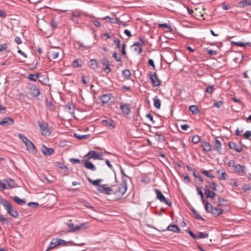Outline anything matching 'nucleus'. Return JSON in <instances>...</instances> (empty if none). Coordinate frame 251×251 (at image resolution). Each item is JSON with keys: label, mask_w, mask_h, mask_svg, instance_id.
<instances>
[{"label": "nucleus", "mask_w": 251, "mask_h": 251, "mask_svg": "<svg viewBox=\"0 0 251 251\" xmlns=\"http://www.w3.org/2000/svg\"><path fill=\"white\" fill-rule=\"evenodd\" d=\"M126 184L124 182H123L120 184L114 185L111 187L112 195H116L117 198H120L126 193Z\"/></svg>", "instance_id": "nucleus-1"}, {"label": "nucleus", "mask_w": 251, "mask_h": 251, "mask_svg": "<svg viewBox=\"0 0 251 251\" xmlns=\"http://www.w3.org/2000/svg\"><path fill=\"white\" fill-rule=\"evenodd\" d=\"M0 203L5 207V209L10 215L14 218H17L18 213L15 208L13 207L11 203L5 199H2L0 201Z\"/></svg>", "instance_id": "nucleus-2"}, {"label": "nucleus", "mask_w": 251, "mask_h": 251, "mask_svg": "<svg viewBox=\"0 0 251 251\" xmlns=\"http://www.w3.org/2000/svg\"><path fill=\"white\" fill-rule=\"evenodd\" d=\"M67 225L69 228L68 229V231L69 232L85 229L88 228L90 226L89 223L88 222H85L75 226H74L73 223H68Z\"/></svg>", "instance_id": "nucleus-3"}, {"label": "nucleus", "mask_w": 251, "mask_h": 251, "mask_svg": "<svg viewBox=\"0 0 251 251\" xmlns=\"http://www.w3.org/2000/svg\"><path fill=\"white\" fill-rule=\"evenodd\" d=\"M68 242L65 240L60 238H53L50 242V246L48 247L46 251L56 248L59 246H66L67 245Z\"/></svg>", "instance_id": "nucleus-4"}, {"label": "nucleus", "mask_w": 251, "mask_h": 251, "mask_svg": "<svg viewBox=\"0 0 251 251\" xmlns=\"http://www.w3.org/2000/svg\"><path fill=\"white\" fill-rule=\"evenodd\" d=\"M84 158H86L87 160H90V159L102 160V154L98 153L95 151H91L88 152L87 154L85 155L84 156Z\"/></svg>", "instance_id": "nucleus-5"}, {"label": "nucleus", "mask_w": 251, "mask_h": 251, "mask_svg": "<svg viewBox=\"0 0 251 251\" xmlns=\"http://www.w3.org/2000/svg\"><path fill=\"white\" fill-rule=\"evenodd\" d=\"M38 125L40 128L41 133L44 136H49L50 132L49 128V125L46 123L38 122Z\"/></svg>", "instance_id": "nucleus-6"}, {"label": "nucleus", "mask_w": 251, "mask_h": 251, "mask_svg": "<svg viewBox=\"0 0 251 251\" xmlns=\"http://www.w3.org/2000/svg\"><path fill=\"white\" fill-rule=\"evenodd\" d=\"M212 144L213 145L212 150L216 151L219 154H221L222 151V143L218 139L217 137H215L214 140L212 141Z\"/></svg>", "instance_id": "nucleus-7"}, {"label": "nucleus", "mask_w": 251, "mask_h": 251, "mask_svg": "<svg viewBox=\"0 0 251 251\" xmlns=\"http://www.w3.org/2000/svg\"><path fill=\"white\" fill-rule=\"evenodd\" d=\"M154 191L156 195L157 198L162 202H164L169 206H171L172 203L168 201L167 199L163 196L162 193L157 189H155Z\"/></svg>", "instance_id": "nucleus-8"}, {"label": "nucleus", "mask_w": 251, "mask_h": 251, "mask_svg": "<svg viewBox=\"0 0 251 251\" xmlns=\"http://www.w3.org/2000/svg\"><path fill=\"white\" fill-rule=\"evenodd\" d=\"M151 82L153 87H157L160 85L161 81L157 77L156 73L153 74L151 72L150 73Z\"/></svg>", "instance_id": "nucleus-9"}, {"label": "nucleus", "mask_w": 251, "mask_h": 251, "mask_svg": "<svg viewBox=\"0 0 251 251\" xmlns=\"http://www.w3.org/2000/svg\"><path fill=\"white\" fill-rule=\"evenodd\" d=\"M106 185H101L98 187V191L100 193L106 195H112L111 188L106 187Z\"/></svg>", "instance_id": "nucleus-10"}, {"label": "nucleus", "mask_w": 251, "mask_h": 251, "mask_svg": "<svg viewBox=\"0 0 251 251\" xmlns=\"http://www.w3.org/2000/svg\"><path fill=\"white\" fill-rule=\"evenodd\" d=\"M89 160H87L86 158H84V159L81 161V162L87 169L93 171H96V168L95 166L91 162L89 161Z\"/></svg>", "instance_id": "nucleus-11"}, {"label": "nucleus", "mask_w": 251, "mask_h": 251, "mask_svg": "<svg viewBox=\"0 0 251 251\" xmlns=\"http://www.w3.org/2000/svg\"><path fill=\"white\" fill-rule=\"evenodd\" d=\"M140 41L141 43L136 42L132 46L134 47V51L138 54H140L143 50L142 46L144 45V41L141 38H140Z\"/></svg>", "instance_id": "nucleus-12"}, {"label": "nucleus", "mask_w": 251, "mask_h": 251, "mask_svg": "<svg viewBox=\"0 0 251 251\" xmlns=\"http://www.w3.org/2000/svg\"><path fill=\"white\" fill-rule=\"evenodd\" d=\"M101 63L105 67L103 68V70L106 74H108L111 72V69L109 67V61L106 58H103L101 60Z\"/></svg>", "instance_id": "nucleus-13"}, {"label": "nucleus", "mask_w": 251, "mask_h": 251, "mask_svg": "<svg viewBox=\"0 0 251 251\" xmlns=\"http://www.w3.org/2000/svg\"><path fill=\"white\" fill-rule=\"evenodd\" d=\"M228 146L230 149L234 150L237 152H240L243 150L242 147L240 144H237L233 142H229Z\"/></svg>", "instance_id": "nucleus-14"}, {"label": "nucleus", "mask_w": 251, "mask_h": 251, "mask_svg": "<svg viewBox=\"0 0 251 251\" xmlns=\"http://www.w3.org/2000/svg\"><path fill=\"white\" fill-rule=\"evenodd\" d=\"M26 147V149L27 151L31 153L34 154L37 152V150L35 148V146L34 145V144L29 141V142H27V143H26L25 144Z\"/></svg>", "instance_id": "nucleus-15"}, {"label": "nucleus", "mask_w": 251, "mask_h": 251, "mask_svg": "<svg viewBox=\"0 0 251 251\" xmlns=\"http://www.w3.org/2000/svg\"><path fill=\"white\" fill-rule=\"evenodd\" d=\"M42 152L45 155H50L54 153V150L52 148H48L45 145H43L41 148Z\"/></svg>", "instance_id": "nucleus-16"}, {"label": "nucleus", "mask_w": 251, "mask_h": 251, "mask_svg": "<svg viewBox=\"0 0 251 251\" xmlns=\"http://www.w3.org/2000/svg\"><path fill=\"white\" fill-rule=\"evenodd\" d=\"M204 190L205 195H206L207 198H210L212 200L215 198L216 194L214 192L210 191L209 190V188L207 185H205Z\"/></svg>", "instance_id": "nucleus-17"}, {"label": "nucleus", "mask_w": 251, "mask_h": 251, "mask_svg": "<svg viewBox=\"0 0 251 251\" xmlns=\"http://www.w3.org/2000/svg\"><path fill=\"white\" fill-rule=\"evenodd\" d=\"M29 93L33 97H37L40 94V89L36 86L29 88Z\"/></svg>", "instance_id": "nucleus-18"}, {"label": "nucleus", "mask_w": 251, "mask_h": 251, "mask_svg": "<svg viewBox=\"0 0 251 251\" xmlns=\"http://www.w3.org/2000/svg\"><path fill=\"white\" fill-rule=\"evenodd\" d=\"M14 124V120L10 117H5L1 121H0V125H12Z\"/></svg>", "instance_id": "nucleus-19"}, {"label": "nucleus", "mask_w": 251, "mask_h": 251, "mask_svg": "<svg viewBox=\"0 0 251 251\" xmlns=\"http://www.w3.org/2000/svg\"><path fill=\"white\" fill-rule=\"evenodd\" d=\"M5 184H6V189H10L16 187L15 181L11 179H4Z\"/></svg>", "instance_id": "nucleus-20"}, {"label": "nucleus", "mask_w": 251, "mask_h": 251, "mask_svg": "<svg viewBox=\"0 0 251 251\" xmlns=\"http://www.w3.org/2000/svg\"><path fill=\"white\" fill-rule=\"evenodd\" d=\"M201 146L202 147L203 151L206 152H209L212 150L211 144L209 142L206 141L201 142Z\"/></svg>", "instance_id": "nucleus-21"}, {"label": "nucleus", "mask_w": 251, "mask_h": 251, "mask_svg": "<svg viewBox=\"0 0 251 251\" xmlns=\"http://www.w3.org/2000/svg\"><path fill=\"white\" fill-rule=\"evenodd\" d=\"M245 166H242L240 164H237L235 166L234 171L240 174H245L246 173Z\"/></svg>", "instance_id": "nucleus-22"}, {"label": "nucleus", "mask_w": 251, "mask_h": 251, "mask_svg": "<svg viewBox=\"0 0 251 251\" xmlns=\"http://www.w3.org/2000/svg\"><path fill=\"white\" fill-rule=\"evenodd\" d=\"M111 96L112 94H107L102 95L100 98L102 103L103 104L107 103L110 100Z\"/></svg>", "instance_id": "nucleus-23"}, {"label": "nucleus", "mask_w": 251, "mask_h": 251, "mask_svg": "<svg viewBox=\"0 0 251 251\" xmlns=\"http://www.w3.org/2000/svg\"><path fill=\"white\" fill-rule=\"evenodd\" d=\"M120 108L122 110L123 112L125 114L128 115L130 112V109L129 108V105L126 104H122L120 105Z\"/></svg>", "instance_id": "nucleus-24"}, {"label": "nucleus", "mask_w": 251, "mask_h": 251, "mask_svg": "<svg viewBox=\"0 0 251 251\" xmlns=\"http://www.w3.org/2000/svg\"><path fill=\"white\" fill-rule=\"evenodd\" d=\"M87 180L91 184L96 186H98V187L101 185H100V183L103 181V179H98L97 180H93L89 177H87Z\"/></svg>", "instance_id": "nucleus-25"}, {"label": "nucleus", "mask_w": 251, "mask_h": 251, "mask_svg": "<svg viewBox=\"0 0 251 251\" xmlns=\"http://www.w3.org/2000/svg\"><path fill=\"white\" fill-rule=\"evenodd\" d=\"M102 123L103 124V125L104 126H108V127H111L112 128H113L115 127V125L114 124V122L113 120H112L111 119L103 120L102 121Z\"/></svg>", "instance_id": "nucleus-26"}, {"label": "nucleus", "mask_w": 251, "mask_h": 251, "mask_svg": "<svg viewBox=\"0 0 251 251\" xmlns=\"http://www.w3.org/2000/svg\"><path fill=\"white\" fill-rule=\"evenodd\" d=\"M89 65L93 69H97L99 66V62L97 59H91L89 62Z\"/></svg>", "instance_id": "nucleus-27"}, {"label": "nucleus", "mask_w": 251, "mask_h": 251, "mask_svg": "<svg viewBox=\"0 0 251 251\" xmlns=\"http://www.w3.org/2000/svg\"><path fill=\"white\" fill-rule=\"evenodd\" d=\"M167 230L174 232L178 233L180 232V229L176 225H171L167 227Z\"/></svg>", "instance_id": "nucleus-28"}, {"label": "nucleus", "mask_w": 251, "mask_h": 251, "mask_svg": "<svg viewBox=\"0 0 251 251\" xmlns=\"http://www.w3.org/2000/svg\"><path fill=\"white\" fill-rule=\"evenodd\" d=\"M12 199L15 202L20 205H23L25 203V199H21L18 197H12Z\"/></svg>", "instance_id": "nucleus-29"}, {"label": "nucleus", "mask_w": 251, "mask_h": 251, "mask_svg": "<svg viewBox=\"0 0 251 251\" xmlns=\"http://www.w3.org/2000/svg\"><path fill=\"white\" fill-rule=\"evenodd\" d=\"M153 104L155 107H156L157 109H159L160 108L161 106V101L160 100L157 98V96H155L153 98Z\"/></svg>", "instance_id": "nucleus-30"}, {"label": "nucleus", "mask_w": 251, "mask_h": 251, "mask_svg": "<svg viewBox=\"0 0 251 251\" xmlns=\"http://www.w3.org/2000/svg\"><path fill=\"white\" fill-rule=\"evenodd\" d=\"M155 139L158 142H163L164 141V138L162 135L157 132L154 133Z\"/></svg>", "instance_id": "nucleus-31"}, {"label": "nucleus", "mask_w": 251, "mask_h": 251, "mask_svg": "<svg viewBox=\"0 0 251 251\" xmlns=\"http://www.w3.org/2000/svg\"><path fill=\"white\" fill-rule=\"evenodd\" d=\"M74 136L75 138H77V139H79V140H84V139H86L88 138L89 135V134H87V135H80L79 134H77L76 133H75L74 134Z\"/></svg>", "instance_id": "nucleus-32"}, {"label": "nucleus", "mask_w": 251, "mask_h": 251, "mask_svg": "<svg viewBox=\"0 0 251 251\" xmlns=\"http://www.w3.org/2000/svg\"><path fill=\"white\" fill-rule=\"evenodd\" d=\"M158 26L160 28H165L167 29V31H171L172 30V27L168 24H157Z\"/></svg>", "instance_id": "nucleus-33"}, {"label": "nucleus", "mask_w": 251, "mask_h": 251, "mask_svg": "<svg viewBox=\"0 0 251 251\" xmlns=\"http://www.w3.org/2000/svg\"><path fill=\"white\" fill-rule=\"evenodd\" d=\"M248 5H249L248 0H243L242 1H240L238 3L237 7H240V8H243Z\"/></svg>", "instance_id": "nucleus-34"}, {"label": "nucleus", "mask_w": 251, "mask_h": 251, "mask_svg": "<svg viewBox=\"0 0 251 251\" xmlns=\"http://www.w3.org/2000/svg\"><path fill=\"white\" fill-rule=\"evenodd\" d=\"M46 106L48 107V108L50 110V111H53L54 110V106L53 105L52 102L51 101H49L48 99L46 100Z\"/></svg>", "instance_id": "nucleus-35"}, {"label": "nucleus", "mask_w": 251, "mask_h": 251, "mask_svg": "<svg viewBox=\"0 0 251 251\" xmlns=\"http://www.w3.org/2000/svg\"><path fill=\"white\" fill-rule=\"evenodd\" d=\"M39 75V73H37V74H29L28 75V77L27 78L30 80H32V81H36L38 77V76Z\"/></svg>", "instance_id": "nucleus-36"}, {"label": "nucleus", "mask_w": 251, "mask_h": 251, "mask_svg": "<svg viewBox=\"0 0 251 251\" xmlns=\"http://www.w3.org/2000/svg\"><path fill=\"white\" fill-rule=\"evenodd\" d=\"M189 110L194 114H197L199 112V109L197 106L192 105L189 107Z\"/></svg>", "instance_id": "nucleus-37"}, {"label": "nucleus", "mask_w": 251, "mask_h": 251, "mask_svg": "<svg viewBox=\"0 0 251 251\" xmlns=\"http://www.w3.org/2000/svg\"><path fill=\"white\" fill-rule=\"evenodd\" d=\"M66 108L70 113H73L74 112V106L72 103L67 104L66 106Z\"/></svg>", "instance_id": "nucleus-38"}, {"label": "nucleus", "mask_w": 251, "mask_h": 251, "mask_svg": "<svg viewBox=\"0 0 251 251\" xmlns=\"http://www.w3.org/2000/svg\"><path fill=\"white\" fill-rule=\"evenodd\" d=\"M208 235V233H207L199 232L197 235V239L207 238Z\"/></svg>", "instance_id": "nucleus-39"}, {"label": "nucleus", "mask_w": 251, "mask_h": 251, "mask_svg": "<svg viewBox=\"0 0 251 251\" xmlns=\"http://www.w3.org/2000/svg\"><path fill=\"white\" fill-rule=\"evenodd\" d=\"M209 184V185L208 186V188H209V190L210 189H211L212 190H213L214 191H217V184L214 182H207Z\"/></svg>", "instance_id": "nucleus-40"}, {"label": "nucleus", "mask_w": 251, "mask_h": 251, "mask_svg": "<svg viewBox=\"0 0 251 251\" xmlns=\"http://www.w3.org/2000/svg\"><path fill=\"white\" fill-rule=\"evenodd\" d=\"M59 52L56 50H52L50 53V56L53 59H56L58 57Z\"/></svg>", "instance_id": "nucleus-41"}, {"label": "nucleus", "mask_w": 251, "mask_h": 251, "mask_svg": "<svg viewBox=\"0 0 251 251\" xmlns=\"http://www.w3.org/2000/svg\"><path fill=\"white\" fill-rule=\"evenodd\" d=\"M212 213L213 215L215 216H218L222 213V210L220 208L214 207L213 208Z\"/></svg>", "instance_id": "nucleus-42"}, {"label": "nucleus", "mask_w": 251, "mask_h": 251, "mask_svg": "<svg viewBox=\"0 0 251 251\" xmlns=\"http://www.w3.org/2000/svg\"><path fill=\"white\" fill-rule=\"evenodd\" d=\"M205 203V208L206 210L208 212H212L213 208L212 205L207 201H206Z\"/></svg>", "instance_id": "nucleus-43"}, {"label": "nucleus", "mask_w": 251, "mask_h": 251, "mask_svg": "<svg viewBox=\"0 0 251 251\" xmlns=\"http://www.w3.org/2000/svg\"><path fill=\"white\" fill-rule=\"evenodd\" d=\"M18 137H19L20 139H21L22 140V141L25 143V144L26 143H27V142H29L30 141L23 134H19Z\"/></svg>", "instance_id": "nucleus-44"}, {"label": "nucleus", "mask_w": 251, "mask_h": 251, "mask_svg": "<svg viewBox=\"0 0 251 251\" xmlns=\"http://www.w3.org/2000/svg\"><path fill=\"white\" fill-rule=\"evenodd\" d=\"M123 75L126 78H128L129 76L131 75L130 71L128 69L125 70L123 71Z\"/></svg>", "instance_id": "nucleus-45"}, {"label": "nucleus", "mask_w": 251, "mask_h": 251, "mask_svg": "<svg viewBox=\"0 0 251 251\" xmlns=\"http://www.w3.org/2000/svg\"><path fill=\"white\" fill-rule=\"evenodd\" d=\"M218 204L220 205H226L227 204V201L224 200L223 198H219L218 199Z\"/></svg>", "instance_id": "nucleus-46"}, {"label": "nucleus", "mask_w": 251, "mask_h": 251, "mask_svg": "<svg viewBox=\"0 0 251 251\" xmlns=\"http://www.w3.org/2000/svg\"><path fill=\"white\" fill-rule=\"evenodd\" d=\"M200 136L197 135L194 136L192 138V143H193L194 144H195L198 143L200 142Z\"/></svg>", "instance_id": "nucleus-47"}, {"label": "nucleus", "mask_w": 251, "mask_h": 251, "mask_svg": "<svg viewBox=\"0 0 251 251\" xmlns=\"http://www.w3.org/2000/svg\"><path fill=\"white\" fill-rule=\"evenodd\" d=\"M201 173L206 176L208 177H209V178H214L215 177V176L213 175H211L210 174H209V173L208 172V171H206V170H202L201 171Z\"/></svg>", "instance_id": "nucleus-48"}, {"label": "nucleus", "mask_w": 251, "mask_h": 251, "mask_svg": "<svg viewBox=\"0 0 251 251\" xmlns=\"http://www.w3.org/2000/svg\"><path fill=\"white\" fill-rule=\"evenodd\" d=\"M83 14V13L81 11H73L72 13V16L74 17H79Z\"/></svg>", "instance_id": "nucleus-49"}, {"label": "nucleus", "mask_w": 251, "mask_h": 251, "mask_svg": "<svg viewBox=\"0 0 251 251\" xmlns=\"http://www.w3.org/2000/svg\"><path fill=\"white\" fill-rule=\"evenodd\" d=\"M192 212L194 215V217L196 219H200L201 220H204L203 218H201V217L200 215V214L198 213V212L195 210L194 209H193L192 210Z\"/></svg>", "instance_id": "nucleus-50"}, {"label": "nucleus", "mask_w": 251, "mask_h": 251, "mask_svg": "<svg viewBox=\"0 0 251 251\" xmlns=\"http://www.w3.org/2000/svg\"><path fill=\"white\" fill-rule=\"evenodd\" d=\"M214 90V86L210 85L208 87H207L205 89V92L208 94H212Z\"/></svg>", "instance_id": "nucleus-51"}, {"label": "nucleus", "mask_w": 251, "mask_h": 251, "mask_svg": "<svg viewBox=\"0 0 251 251\" xmlns=\"http://www.w3.org/2000/svg\"><path fill=\"white\" fill-rule=\"evenodd\" d=\"M6 189V184H5L4 179L0 180V190H3Z\"/></svg>", "instance_id": "nucleus-52"}, {"label": "nucleus", "mask_w": 251, "mask_h": 251, "mask_svg": "<svg viewBox=\"0 0 251 251\" xmlns=\"http://www.w3.org/2000/svg\"><path fill=\"white\" fill-rule=\"evenodd\" d=\"M69 160L72 163L74 164L82 163L80 160L75 158H70Z\"/></svg>", "instance_id": "nucleus-53"}, {"label": "nucleus", "mask_w": 251, "mask_h": 251, "mask_svg": "<svg viewBox=\"0 0 251 251\" xmlns=\"http://www.w3.org/2000/svg\"><path fill=\"white\" fill-rule=\"evenodd\" d=\"M112 23L117 24L119 25H121L122 23V21L119 20L118 18H112Z\"/></svg>", "instance_id": "nucleus-54"}, {"label": "nucleus", "mask_w": 251, "mask_h": 251, "mask_svg": "<svg viewBox=\"0 0 251 251\" xmlns=\"http://www.w3.org/2000/svg\"><path fill=\"white\" fill-rule=\"evenodd\" d=\"M234 44L239 47H245L246 45L249 44V43H243L241 42H234Z\"/></svg>", "instance_id": "nucleus-55"}, {"label": "nucleus", "mask_w": 251, "mask_h": 251, "mask_svg": "<svg viewBox=\"0 0 251 251\" xmlns=\"http://www.w3.org/2000/svg\"><path fill=\"white\" fill-rule=\"evenodd\" d=\"M7 48V45L6 44H3L0 45V51L2 52L5 50Z\"/></svg>", "instance_id": "nucleus-56"}, {"label": "nucleus", "mask_w": 251, "mask_h": 251, "mask_svg": "<svg viewBox=\"0 0 251 251\" xmlns=\"http://www.w3.org/2000/svg\"><path fill=\"white\" fill-rule=\"evenodd\" d=\"M113 57L114 58L117 62H120L121 61V57L117 55V53L116 52H115L113 54Z\"/></svg>", "instance_id": "nucleus-57"}, {"label": "nucleus", "mask_w": 251, "mask_h": 251, "mask_svg": "<svg viewBox=\"0 0 251 251\" xmlns=\"http://www.w3.org/2000/svg\"><path fill=\"white\" fill-rule=\"evenodd\" d=\"M125 49H126V44H123L122 46L121 52H122V54L124 56H126V54Z\"/></svg>", "instance_id": "nucleus-58"}, {"label": "nucleus", "mask_w": 251, "mask_h": 251, "mask_svg": "<svg viewBox=\"0 0 251 251\" xmlns=\"http://www.w3.org/2000/svg\"><path fill=\"white\" fill-rule=\"evenodd\" d=\"M114 43L115 44H116L117 47L119 49L120 48V41L118 38H115L114 40Z\"/></svg>", "instance_id": "nucleus-59"}, {"label": "nucleus", "mask_w": 251, "mask_h": 251, "mask_svg": "<svg viewBox=\"0 0 251 251\" xmlns=\"http://www.w3.org/2000/svg\"><path fill=\"white\" fill-rule=\"evenodd\" d=\"M244 136L246 139H249L251 136V131H247L244 134Z\"/></svg>", "instance_id": "nucleus-60"}, {"label": "nucleus", "mask_w": 251, "mask_h": 251, "mask_svg": "<svg viewBox=\"0 0 251 251\" xmlns=\"http://www.w3.org/2000/svg\"><path fill=\"white\" fill-rule=\"evenodd\" d=\"M222 104L223 103L221 101H218L214 103V106L217 108H220L222 106Z\"/></svg>", "instance_id": "nucleus-61"}, {"label": "nucleus", "mask_w": 251, "mask_h": 251, "mask_svg": "<svg viewBox=\"0 0 251 251\" xmlns=\"http://www.w3.org/2000/svg\"><path fill=\"white\" fill-rule=\"evenodd\" d=\"M188 232L193 238L197 239V235H195L191 230H188Z\"/></svg>", "instance_id": "nucleus-62"}, {"label": "nucleus", "mask_w": 251, "mask_h": 251, "mask_svg": "<svg viewBox=\"0 0 251 251\" xmlns=\"http://www.w3.org/2000/svg\"><path fill=\"white\" fill-rule=\"evenodd\" d=\"M226 175V172H223L220 176L219 177V179L220 180H223L225 179V177Z\"/></svg>", "instance_id": "nucleus-63"}, {"label": "nucleus", "mask_w": 251, "mask_h": 251, "mask_svg": "<svg viewBox=\"0 0 251 251\" xmlns=\"http://www.w3.org/2000/svg\"><path fill=\"white\" fill-rule=\"evenodd\" d=\"M73 66L75 68H77L79 66L78 61L77 60H75L73 62Z\"/></svg>", "instance_id": "nucleus-64"}]
</instances>
